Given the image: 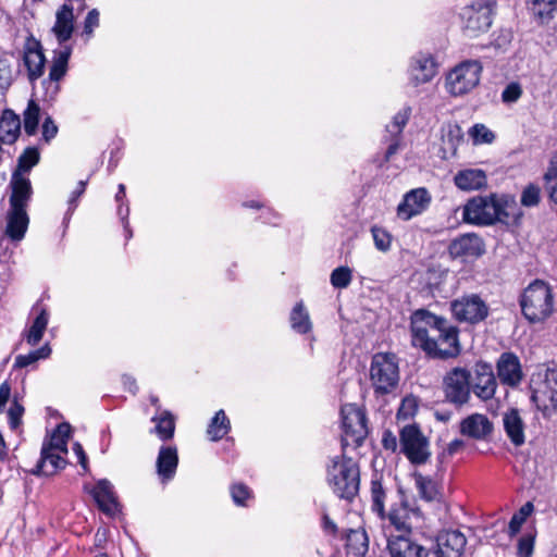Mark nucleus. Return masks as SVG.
<instances>
[{
  "mask_svg": "<svg viewBox=\"0 0 557 557\" xmlns=\"http://www.w3.org/2000/svg\"><path fill=\"white\" fill-rule=\"evenodd\" d=\"M411 339L413 346L432 357L450 358L460 352L457 330L424 309L411 315Z\"/></svg>",
  "mask_w": 557,
  "mask_h": 557,
  "instance_id": "1",
  "label": "nucleus"
},
{
  "mask_svg": "<svg viewBox=\"0 0 557 557\" xmlns=\"http://www.w3.org/2000/svg\"><path fill=\"white\" fill-rule=\"evenodd\" d=\"M523 317L533 324L543 323L554 312V293L549 284L535 280L523 290L520 297Z\"/></svg>",
  "mask_w": 557,
  "mask_h": 557,
  "instance_id": "2",
  "label": "nucleus"
},
{
  "mask_svg": "<svg viewBox=\"0 0 557 557\" xmlns=\"http://www.w3.org/2000/svg\"><path fill=\"white\" fill-rule=\"evenodd\" d=\"M531 400L545 418L557 411V368L539 367L530 380Z\"/></svg>",
  "mask_w": 557,
  "mask_h": 557,
  "instance_id": "3",
  "label": "nucleus"
},
{
  "mask_svg": "<svg viewBox=\"0 0 557 557\" xmlns=\"http://www.w3.org/2000/svg\"><path fill=\"white\" fill-rule=\"evenodd\" d=\"M326 480L338 497L351 499L359 490V468L345 455L334 456L326 468Z\"/></svg>",
  "mask_w": 557,
  "mask_h": 557,
  "instance_id": "4",
  "label": "nucleus"
},
{
  "mask_svg": "<svg viewBox=\"0 0 557 557\" xmlns=\"http://www.w3.org/2000/svg\"><path fill=\"white\" fill-rule=\"evenodd\" d=\"M483 70L484 65L480 61L460 62L445 75L444 88L446 92L456 98L468 95L479 85Z\"/></svg>",
  "mask_w": 557,
  "mask_h": 557,
  "instance_id": "5",
  "label": "nucleus"
},
{
  "mask_svg": "<svg viewBox=\"0 0 557 557\" xmlns=\"http://www.w3.org/2000/svg\"><path fill=\"white\" fill-rule=\"evenodd\" d=\"M369 377L376 395L394 392L399 382V366L396 356L388 352L375 354L370 364Z\"/></svg>",
  "mask_w": 557,
  "mask_h": 557,
  "instance_id": "6",
  "label": "nucleus"
},
{
  "mask_svg": "<svg viewBox=\"0 0 557 557\" xmlns=\"http://www.w3.org/2000/svg\"><path fill=\"white\" fill-rule=\"evenodd\" d=\"M400 450L413 465H423L431 457L430 442L416 424L405 425L399 433Z\"/></svg>",
  "mask_w": 557,
  "mask_h": 557,
  "instance_id": "7",
  "label": "nucleus"
},
{
  "mask_svg": "<svg viewBox=\"0 0 557 557\" xmlns=\"http://www.w3.org/2000/svg\"><path fill=\"white\" fill-rule=\"evenodd\" d=\"M343 445L359 446L368 434L364 411L355 404L342 407Z\"/></svg>",
  "mask_w": 557,
  "mask_h": 557,
  "instance_id": "8",
  "label": "nucleus"
},
{
  "mask_svg": "<svg viewBox=\"0 0 557 557\" xmlns=\"http://www.w3.org/2000/svg\"><path fill=\"white\" fill-rule=\"evenodd\" d=\"M461 29L469 38H476L487 26V1L476 0L461 9Z\"/></svg>",
  "mask_w": 557,
  "mask_h": 557,
  "instance_id": "9",
  "label": "nucleus"
},
{
  "mask_svg": "<svg viewBox=\"0 0 557 557\" xmlns=\"http://www.w3.org/2000/svg\"><path fill=\"white\" fill-rule=\"evenodd\" d=\"M490 207L493 209V215L490 213V224L499 222L507 226L516 225L522 216L519 205L511 196L490 195Z\"/></svg>",
  "mask_w": 557,
  "mask_h": 557,
  "instance_id": "10",
  "label": "nucleus"
},
{
  "mask_svg": "<svg viewBox=\"0 0 557 557\" xmlns=\"http://www.w3.org/2000/svg\"><path fill=\"white\" fill-rule=\"evenodd\" d=\"M386 552L388 557H429V549L407 534L386 535Z\"/></svg>",
  "mask_w": 557,
  "mask_h": 557,
  "instance_id": "11",
  "label": "nucleus"
},
{
  "mask_svg": "<svg viewBox=\"0 0 557 557\" xmlns=\"http://www.w3.org/2000/svg\"><path fill=\"white\" fill-rule=\"evenodd\" d=\"M454 317L459 321L475 323L486 315V305L478 295H468L451 302Z\"/></svg>",
  "mask_w": 557,
  "mask_h": 557,
  "instance_id": "12",
  "label": "nucleus"
},
{
  "mask_svg": "<svg viewBox=\"0 0 557 557\" xmlns=\"http://www.w3.org/2000/svg\"><path fill=\"white\" fill-rule=\"evenodd\" d=\"M444 391L451 403H466L470 394L469 372L462 368L453 369L444 379Z\"/></svg>",
  "mask_w": 557,
  "mask_h": 557,
  "instance_id": "13",
  "label": "nucleus"
},
{
  "mask_svg": "<svg viewBox=\"0 0 557 557\" xmlns=\"http://www.w3.org/2000/svg\"><path fill=\"white\" fill-rule=\"evenodd\" d=\"M437 74V65L431 54L418 53L411 58L408 76L409 83L418 87L430 83Z\"/></svg>",
  "mask_w": 557,
  "mask_h": 557,
  "instance_id": "14",
  "label": "nucleus"
},
{
  "mask_svg": "<svg viewBox=\"0 0 557 557\" xmlns=\"http://www.w3.org/2000/svg\"><path fill=\"white\" fill-rule=\"evenodd\" d=\"M430 202L431 196L425 188L412 189L404 196L403 201L398 205L397 214L404 220H410L412 216L422 213Z\"/></svg>",
  "mask_w": 557,
  "mask_h": 557,
  "instance_id": "15",
  "label": "nucleus"
},
{
  "mask_svg": "<svg viewBox=\"0 0 557 557\" xmlns=\"http://www.w3.org/2000/svg\"><path fill=\"white\" fill-rule=\"evenodd\" d=\"M466 536L456 530L441 532L436 537V557H461L466 548Z\"/></svg>",
  "mask_w": 557,
  "mask_h": 557,
  "instance_id": "16",
  "label": "nucleus"
},
{
  "mask_svg": "<svg viewBox=\"0 0 557 557\" xmlns=\"http://www.w3.org/2000/svg\"><path fill=\"white\" fill-rule=\"evenodd\" d=\"M483 238L473 233L465 234L454 239L449 245V253L453 258H476L484 253Z\"/></svg>",
  "mask_w": 557,
  "mask_h": 557,
  "instance_id": "17",
  "label": "nucleus"
},
{
  "mask_svg": "<svg viewBox=\"0 0 557 557\" xmlns=\"http://www.w3.org/2000/svg\"><path fill=\"white\" fill-rule=\"evenodd\" d=\"M499 380L509 386L518 385L522 380V369L519 358L512 352H503L497 364Z\"/></svg>",
  "mask_w": 557,
  "mask_h": 557,
  "instance_id": "18",
  "label": "nucleus"
},
{
  "mask_svg": "<svg viewBox=\"0 0 557 557\" xmlns=\"http://www.w3.org/2000/svg\"><path fill=\"white\" fill-rule=\"evenodd\" d=\"M11 195L9 198L10 208L26 210L30 200L33 188L29 178L20 173H13L10 182Z\"/></svg>",
  "mask_w": 557,
  "mask_h": 557,
  "instance_id": "19",
  "label": "nucleus"
},
{
  "mask_svg": "<svg viewBox=\"0 0 557 557\" xmlns=\"http://www.w3.org/2000/svg\"><path fill=\"white\" fill-rule=\"evenodd\" d=\"M29 218L24 209L9 208L5 216L4 235L12 242H21L27 231Z\"/></svg>",
  "mask_w": 557,
  "mask_h": 557,
  "instance_id": "20",
  "label": "nucleus"
},
{
  "mask_svg": "<svg viewBox=\"0 0 557 557\" xmlns=\"http://www.w3.org/2000/svg\"><path fill=\"white\" fill-rule=\"evenodd\" d=\"M74 23L75 18L72 7L63 4L57 10L52 33L60 44L67 41L72 37Z\"/></svg>",
  "mask_w": 557,
  "mask_h": 557,
  "instance_id": "21",
  "label": "nucleus"
},
{
  "mask_svg": "<svg viewBox=\"0 0 557 557\" xmlns=\"http://www.w3.org/2000/svg\"><path fill=\"white\" fill-rule=\"evenodd\" d=\"M455 185L465 191L478 190L487 183V176L482 169H466L454 176Z\"/></svg>",
  "mask_w": 557,
  "mask_h": 557,
  "instance_id": "22",
  "label": "nucleus"
},
{
  "mask_svg": "<svg viewBox=\"0 0 557 557\" xmlns=\"http://www.w3.org/2000/svg\"><path fill=\"white\" fill-rule=\"evenodd\" d=\"M67 454L54 451L50 448L41 447L40 459L37 465L38 474L52 475L66 466L65 456Z\"/></svg>",
  "mask_w": 557,
  "mask_h": 557,
  "instance_id": "23",
  "label": "nucleus"
},
{
  "mask_svg": "<svg viewBox=\"0 0 557 557\" xmlns=\"http://www.w3.org/2000/svg\"><path fill=\"white\" fill-rule=\"evenodd\" d=\"M503 424L512 444L520 446L524 443V423L517 409H509L504 413Z\"/></svg>",
  "mask_w": 557,
  "mask_h": 557,
  "instance_id": "24",
  "label": "nucleus"
},
{
  "mask_svg": "<svg viewBox=\"0 0 557 557\" xmlns=\"http://www.w3.org/2000/svg\"><path fill=\"white\" fill-rule=\"evenodd\" d=\"M92 495L99 508L108 513L114 515L117 512V502L114 496L112 485L108 480H100L95 488Z\"/></svg>",
  "mask_w": 557,
  "mask_h": 557,
  "instance_id": "25",
  "label": "nucleus"
},
{
  "mask_svg": "<svg viewBox=\"0 0 557 557\" xmlns=\"http://www.w3.org/2000/svg\"><path fill=\"white\" fill-rule=\"evenodd\" d=\"M463 140L462 128L456 123H448L442 128V152L444 158L455 157Z\"/></svg>",
  "mask_w": 557,
  "mask_h": 557,
  "instance_id": "26",
  "label": "nucleus"
},
{
  "mask_svg": "<svg viewBox=\"0 0 557 557\" xmlns=\"http://www.w3.org/2000/svg\"><path fill=\"white\" fill-rule=\"evenodd\" d=\"M177 463L178 456L175 447L163 446L160 448L157 458V469L162 481H169L174 476Z\"/></svg>",
  "mask_w": 557,
  "mask_h": 557,
  "instance_id": "27",
  "label": "nucleus"
},
{
  "mask_svg": "<svg viewBox=\"0 0 557 557\" xmlns=\"http://www.w3.org/2000/svg\"><path fill=\"white\" fill-rule=\"evenodd\" d=\"M463 220L470 224H487V200L484 197H474L463 208Z\"/></svg>",
  "mask_w": 557,
  "mask_h": 557,
  "instance_id": "28",
  "label": "nucleus"
},
{
  "mask_svg": "<svg viewBox=\"0 0 557 557\" xmlns=\"http://www.w3.org/2000/svg\"><path fill=\"white\" fill-rule=\"evenodd\" d=\"M530 13L541 25L548 24L557 11V0H528Z\"/></svg>",
  "mask_w": 557,
  "mask_h": 557,
  "instance_id": "29",
  "label": "nucleus"
},
{
  "mask_svg": "<svg viewBox=\"0 0 557 557\" xmlns=\"http://www.w3.org/2000/svg\"><path fill=\"white\" fill-rule=\"evenodd\" d=\"M20 117L11 110H5L0 120V140L4 144H13L20 134Z\"/></svg>",
  "mask_w": 557,
  "mask_h": 557,
  "instance_id": "30",
  "label": "nucleus"
},
{
  "mask_svg": "<svg viewBox=\"0 0 557 557\" xmlns=\"http://www.w3.org/2000/svg\"><path fill=\"white\" fill-rule=\"evenodd\" d=\"M460 431L469 437L483 438L487 433V419L483 414H471L462 420Z\"/></svg>",
  "mask_w": 557,
  "mask_h": 557,
  "instance_id": "31",
  "label": "nucleus"
},
{
  "mask_svg": "<svg viewBox=\"0 0 557 557\" xmlns=\"http://www.w3.org/2000/svg\"><path fill=\"white\" fill-rule=\"evenodd\" d=\"M70 434L71 425L69 423H61L57 426L50 438L44 442L42 447L67 454Z\"/></svg>",
  "mask_w": 557,
  "mask_h": 557,
  "instance_id": "32",
  "label": "nucleus"
},
{
  "mask_svg": "<svg viewBox=\"0 0 557 557\" xmlns=\"http://www.w3.org/2000/svg\"><path fill=\"white\" fill-rule=\"evenodd\" d=\"M387 521L388 524L385 525L386 535L391 532L388 529L393 527L397 532L396 534H407L411 536V523L406 508L392 510L388 513Z\"/></svg>",
  "mask_w": 557,
  "mask_h": 557,
  "instance_id": "33",
  "label": "nucleus"
},
{
  "mask_svg": "<svg viewBox=\"0 0 557 557\" xmlns=\"http://www.w3.org/2000/svg\"><path fill=\"white\" fill-rule=\"evenodd\" d=\"M290 325L295 332L300 334H306L311 331L312 322L302 302H298L293 308L290 312Z\"/></svg>",
  "mask_w": 557,
  "mask_h": 557,
  "instance_id": "34",
  "label": "nucleus"
},
{
  "mask_svg": "<svg viewBox=\"0 0 557 557\" xmlns=\"http://www.w3.org/2000/svg\"><path fill=\"white\" fill-rule=\"evenodd\" d=\"M231 429V423L224 410H219L208 425L207 433L211 441H219L224 437Z\"/></svg>",
  "mask_w": 557,
  "mask_h": 557,
  "instance_id": "35",
  "label": "nucleus"
},
{
  "mask_svg": "<svg viewBox=\"0 0 557 557\" xmlns=\"http://www.w3.org/2000/svg\"><path fill=\"white\" fill-rule=\"evenodd\" d=\"M347 547L355 556H363L369 548V539L364 530H350L347 535Z\"/></svg>",
  "mask_w": 557,
  "mask_h": 557,
  "instance_id": "36",
  "label": "nucleus"
},
{
  "mask_svg": "<svg viewBox=\"0 0 557 557\" xmlns=\"http://www.w3.org/2000/svg\"><path fill=\"white\" fill-rule=\"evenodd\" d=\"M71 53L72 49L70 47H64L63 49L54 52L53 62L49 73V78L51 81L58 82L65 75Z\"/></svg>",
  "mask_w": 557,
  "mask_h": 557,
  "instance_id": "37",
  "label": "nucleus"
},
{
  "mask_svg": "<svg viewBox=\"0 0 557 557\" xmlns=\"http://www.w3.org/2000/svg\"><path fill=\"white\" fill-rule=\"evenodd\" d=\"M25 64L30 79H37L44 73L46 58L41 50L30 49L25 53Z\"/></svg>",
  "mask_w": 557,
  "mask_h": 557,
  "instance_id": "38",
  "label": "nucleus"
},
{
  "mask_svg": "<svg viewBox=\"0 0 557 557\" xmlns=\"http://www.w3.org/2000/svg\"><path fill=\"white\" fill-rule=\"evenodd\" d=\"M49 315L47 310L42 309L37 318L34 320L27 335L26 341L29 345H36L42 338V335L48 325Z\"/></svg>",
  "mask_w": 557,
  "mask_h": 557,
  "instance_id": "39",
  "label": "nucleus"
},
{
  "mask_svg": "<svg viewBox=\"0 0 557 557\" xmlns=\"http://www.w3.org/2000/svg\"><path fill=\"white\" fill-rule=\"evenodd\" d=\"M152 421L156 422V433L158 436L165 441L170 440L175 430L174 417L169 412L164 411L160 417H153Z\"/></svg>",
  "mask_w": 557,
  "mask_h": 557,
  "instance_id": "40",
  "label": "nucleus"
},
{
  "mask_svg": "<svg viewBox=\"0 0 557 557\" xmlns=\"http://www.w3.org/2000/svg\"><path fill=\"white\" fill-rule=\"evenodd\" d=\"M416 486L418 488L419 495L431 502L437 497L438 491L436 483L428 476L422 475L421 473H414Z\"/></svg>",
  "mask_w": 557,
  "mask_h": 557,
  "instance_id": "41",
  "label": "nucleus"
},
{
  "mask_svg": "<svg viewBox=\"0 0 557 557\" xmlns=\"http://www.w3.org/2000/svg\"><path fill=\"white\" fill-rule=\"evenodd\" d=\"M39 162V152L36 148H27L18 158L17 168L13 173L26 175Z\"/></svg>",
  "mask_w": 557,
  "mask_h": 557,
  "instance_id": "42",
  "label": "nucleus"
},
{
  "mask_svg": "<svg viewBox=\"0 0 557 557\" xmlns=\"http://www.w3.org/2000/svg\"><path fill=\"white\" fill-rule=\"evenodd\" d=\"M39 106L35 101L30 100L24 111V129L26 134L34 135L36 133L39 123Z\"/></svg>",
  "mask_w": 557,
  "mask_h": 557,
  "instance_id": "43",
  "label": "nucleus"
},
{
  "mask_svg": "<svg viewBox=\"0 0 557 557\" xmlns=\"http://www.w3.org/2000/svg\"><path fill=\"white\" fill-rule=\"evenodd\" d=\"M533 504L528 502L512 516L509 522V533L511 536L519 532L527 518L533 512Z\"/></svg>",
  "mask_w": 557,
  "mask_h": 557,
  "instance_id": "44",
  "label": "nucleus"
},
{
  "mask_svg": "<svg viewBox=\"0 0 557 557\" xmlns=\"http://www.w3.org/2000/svg\"><path fill=\"white\" fill-rule=\"evenodd\" d=\"M374 246L377 250L386 252L391 249L392 245V236L391 234L379 226H373L371 228Z\"/></svg>",
  "mask_w": 557,
  "mask_h": 557,
  "instance_id": "45",
  "label": "nucleus"
},
{
  "mask_svg": "<svg viewBox=\"0 0 557 557\" xmlns=\"http://www.w3.org/2000/svg\"><path fill=\"white\" fill-rule=\"evenodd\" d=\"M352 278L351 270L348 267H339L331 273V284L335 288H346Z\"/></svg>",
  "mask_w": 557,
  "mask_h": 557,
  "instance_id": "46",
  "label": "nucleus"
},
{
  "mask_svg": "<svg viewBox=\"0 0 557 557\" xmlns=\"http://www.w3.org/2000/svg\"><path fill=\"white\" fill-rule=\"evenodd\" d=\"M541 200V187L536 184L527 185L521 193V205L524 207H535Z\"/></svg>",
  "mask_w": 557,
  "mask_h": 557,
  "instance_id": "47",
  "label": "nucleus"
},
{
  "mask_svg": "<svg viewBox=\"0 0 557 557\" xmlns=\"http://www.w3.org/2000/svg\"><path fill=\"white\" fill-rule=\"evenodd\" d=\"M468 139L473 146L487 143V126L483 123H476L468 131Z\"/></svg>",
  "mask_w": 557,
  "mask_h": 557,
  "instance_id": "48",
  "label": "nucleus"
},
{
  "mask_svg": "<svg viewBox=\"0 0 557 557\" xmlns=\"http://www.w3.org/2000/svg\"><path fill=\"white\" fill-rule=\"evenodd\" d=\"M534 542L535 535L532 533H528L522 535L517 545V556L518 557H531L534 552Z\"/></svg>",
  "mask_w": 557,
  "mask_h": 557,
  "instance_id": "49",
  "label": "nucleus"
},
{
  "mask_svg": "<svg viewBox=\"0 0 557 557\" xmlns=\"http://www.w3.org/2000/svg\"><path fill=\"white\" fill-rule=\"evenodd\" d=\"M409 115H410L409 108H405V109L400 110L399 112H397L395 114V116L393 117V121L391 122V124L387 125V131L391 134L401 133L403 128L405 127V125L407 124V122L409 120Z\"/></svg>",
  "mask_w": 557,
  "mask_h": 557,
  "instance_id": "50",
  "label": "nucleus"
},
{
  "mask_svg": "<svg viewBox=\"0 0 557 557\" xmlns=\"http://www.w3.org/2000/svg\"><path fill=\"white\" fill-rule=\"evenodd\" d=\"M418 410V399L414 396H407L403 399L397 412L398 419H408L414 416Z\"/></svg>",
  "mask_w": 557,
  "mask_h": 557,
  "instance_id": "51",
  "label": "nucleus"
},
{
  "mask_svg": "<svg viewBox=\"0 0 557 557\" xmlns=\"http://www.w3.org/2000/svg\"><path fill=\"white\" fill-rule=\"evenodd\" d=\"M231 496L237 506H246V500L251 497V492L246 485L236 483L231 486Z\"/></svg>",
  "mask_w": 557,
  "mask_h": 557,
  "instance_id": "52",
  "label": "nucleus"
},
{
  "mask_svg": "<svg viewBox=\"0 0 557 557\" xmlns=\"http://www.w3.org/2000/svg\"><path fill=\"white\" fill-rule=\"evenodd\" d=\"M99 26V11L92 9L88 12L84 22V33L91 36L94 29Z\"/></svg>",
  "mask_w": 557,
  "mask_h": 557,
  "instance_id": "53",
  "label": "nucleus"
},
{
  "mask_svg": "<svg viewBox=\"0 0 557 557\" xmlns=\"http://www.w3.org/2000/svg\"><path fill=\"white\" fill-rule=\"evenodd\" d=\"M521 87L518 84L508 85L502 94V99L504 102L510 103L516 102L521 96Z\"/></svg>",
  "mask_w": 557,
  "mask_h": 557,
  "instance_id": "54",
  "label": "nucleus"
},
{
  "mask_svg": "<svg viewBox=\"0 0 557 557\" xmlns=\"http://www.w3.org/2000/svg\"><path fill=\"white\" fill-rule=\"evenodd\" d=\"M23 412L24 408L14 401L8 412L11 428L15 429L18 426Z\"/></svg>",
  "mask_w": 557,
  "mask_h": 557,
  "instance_id": "55",
  "label": "nucleus"
},
{
  "mask_svg": "<svg viewBox=\"0 0 557 557\" xmlns=\"http://www.w3.org/2000/svg\"><path fill=\"white\" fill-rule=\"evenodd\" d=\"M371 492H372L373 507L379 512H382V510H383L384 493H383L381 484L373 483Z\"/></svg>",
  "mask_w": 557,
  "mask_h": 557,
  "instance_id": "56",
  "label": "nucleus"
},
{
  "mask_svg": "<svg viewBox=\"0 0 557 557\" xmlns=\"http://www.w3.org/2000/svg\"><path fill=\"white\" fill-rule=\"evenodd\" d=\"M543 178L545 183H557V153L549 160Z\"/></svg>",
  "mask_w": 557,
  "mask_h": 557,
  "instance_id": "57",
  "label": "nucleus"
},
{
  "mask_svg": "<svg viewBox=\"0 0 557 557\" xmlns=\"http://www.w3.org/2000/svg\"><path fill=\"white\" fill-rule=\"evenodd\" d=\"M58 133V127L52 121L50 116L45 119V122L42 124V136L44 138L49 141L50 139L54 138V136Z\"/></svg>",
  "mask_w": 557,
  "mask_h": 557,
  "instance_id": "58",
  "label": "nucleus"
},
{
  "mask_svg": "<svg viewBox=\"0 0 557 557\" xmlns=\"http://www.w3.org/2000/svg\"><path fill=\"white\" fill-rule=\"evenodd\" d=\"M382 445L385 449L396 451L398 447L396 435L388 430L384 431L382 435Z\"/></svg>",
  "mask_w": 557,
  "mask_h": 557,
  "instance_id": "59",
  "label": "nucleus"
},
{
  "mask_svg": "<svg viewBox=\"0 0 557 557\" xmlns=\"http://www.w3.org/2000/svg\"><path fill=\"white\" fill-rule=\"evenodd\" d=\"M38 359L35 352H29L28 355H20L15 358V367L24 368L36 362Z\"/></svg>",
  "mask_w": 557,
  "mask_h": 557,
  "instance_id": "60",
  "label": "nucleus"
},
{
  "mask_svg": "<svg viewBox=\"0 0 557 557\" xmlns=\"http://www.w3.org/2000/svg\"><path fill=\"white\" fill-rule=\"evenodd\" d=\"M73 453L76 455L79 465L84 470L88 469L87 456L83 449V446L79 443H75L73 445Z\"/></svg>",
  "mask_w": 557,
  "mask_h": 557,
  "instance_id": "61",
  "label": "nucleus"
},
{
  "mask_svg": "<svg viewBox=\"0 0 557 557\" xmlns=\"http://www.w3.org/2000/svg\"><path fill=\"white\" fill-rule=\"evenodd\" d=\"M11 394V387L8 382H3L0 385V411L3 410L7 401L9 400Z\"/></svg>",
  "mask_w": 557,
  "mask_h": 557,
  "instance_id": "62",
  "label": "nucleus"
},
{
  "mask_svg": "<svg viewBox=\"0 0 557 557\" xmlns=\"http://www.w3.org/2000/svg\"><path fill=\"white\" fill-rule=\"evenodd\" d=\"M323 530L333 535L337 532L336 524L326 515L323 516Z\"/></svg>",
  "mask_w": 557,
  "mask_h": 557,
  "instance_id": "63",
  "label": "nucleus"
},
{
  "mask_svg": "<svg viewBox=\"0 0 557 557\" xmlns=\"http://www.w3.org/2000/svg\"><path fill=\"white\" fill-rule=\"evenodd\" d=\"M123 385L124 387L129 391L131 393L135 394L137 391L136 381L131 375H123Z\"/></svg>",
  "mask_w": 557,
  "mask_h": 557,
  "instance_id": "64",
  "label": "nucleus"
}]
</instances>
